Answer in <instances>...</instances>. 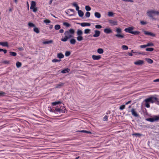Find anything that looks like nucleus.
<instances>
[{
  "instance_id": "58836bf2",
  "label": "nucleus",
  "mask_w": 159,
  "mask_h": 159,
  "mask_svg": "<svg viewBox=\"0 0 159 159\" xmlns=\"http://www.w3.org/2000/svg\"><path fill=\"white\" fill-rule=\"evenodd\" d=\"M122 48L123 50H127L128 49V47L126 45H122Z\"/></svg>"
},
{
  "instance_id": "6e6d98bb",
  "label": "nucleus",
  "mask_w": 159,
  "mask_h": 159,
  "mask_svg": "<svg viewBox=\"0 0 159 159\" xmlns=\"http://www.w3.org/2000/svg\"><path fill=\"white\" fill-rule=\"evenodd\" d=\"M146 47H147V44L144 45H140V47L142 48H144Z\"/></svg>"
},
{
  "instance_id": "37998d69",
  "label": "nucleus",
  "mask_w": 159,
  "mask_h": 159,
  "mask_svg": "<svg viewBox=\"0 0 159 159\" xmlns=\"http://www.w3.org/2000/svg\"><path fill=\"white\" fill-rule=\"evenodd\" d=\"M157 99V98L154 97L153 96H151L148 98L146 99Z\"/></svg>"
},
{
  "instance_id": "79ce46f5",
  "label": "nucleus",
  "mask_w": 159,
  "mask_h": 159,
  "mask_svg": "<svg viewBox=\"0 0 159 159\" xmlns=\"http://www.w3.org/2000/svg\"><path fill=\"white\" fill-rule=\"evenodd\" d=\"M157 119H155L153 118H148L147 119V120L151 122H154L155 120H157Z\"/></svg>"
},
{
  "instance_id": "f257e3e1",
  "label": "nucleus",
  "mask_w": 159,
  "mask_h": 159,
  "mask_svg": "<svg viewBox=\"0 0 159 159\" xmlns=\"http://www.w3.org/2000/svg\"><path fill=\"white\" fill-rule=\"evenodd\" d=\"M52 104L53 107L51 109L52 112H56L64 113L66 110L64 107V104L60 101L55 102L52 103Z\"/></svg>"
},
{
  "instance_id": "49530a36",
  "label": "nucleus",
  "mask_w": 159,
  "mask_h": 159,
  "mask_svg": "<svg viewBox=\"0 0 159 159\" xmlns=\"http://www.w3.org/2000/svg\"><path fill=\"white\" fill-rule=\"evenodd\" d=\"M114 13L112 12L109 11L108 12V16H113Z\"/></svg>"
},
{
  "instance_id": "473e14b6",
  "label": "nucleus",
  "mask_w": 159,
  "mask_h": 159,
  "mask_svg": "<svg viewBox=\"0 0 159 159\" xmlns=\"http://www.w3.org/2000/svg\"><path fill=\"white\" fill-rule=\"evenodd\" d=\"M154 50V48H147L146 49V51H147L152 52Z\"/></svg>"
},
{
  "instance_id": "a878e982",
  "label": "nucleus",
  "mask_w": 159,
  "mask_h": 159,
  "mask_svg": "<svg viewBox=\"0 0 159 159\" xmlns=\"http://www.w3.org/2000/svg\"><path fill=\"white\" fill-rule=\"evenodd\" d=\"M78 12L79 16L80 17H81L83 16L84 13L81 10H80V11H78Z\"/></svg>"
},
{
  "instance_id": "cd10ccee",
  "label": "nucleus",
  "mask_w": 159,
  "mask_h": 159,
  "mask_svg": "<svg viewBox=\"0 0 159 159\" xmlns=\"http://www.w3.org/2000/svg\"><path fill=\"white\" fill-rule=\"evenodd\" d=\"M16 65L17 67L19 68L21 66L22 64L20 62L17 61L16 63Z\"/></svg>"
},
{
  "instance_id": "bf43d9fd",
  "label": "nucleus",
  "mask_w": 159,
  "mask_h": 159,
  "mask_svg": "<svg viewBox=\"0 0 159 159\" xmlns=\"http://www.w3.org/2000/svg\"><path fill=\"white\" fill-rule=\"evenodd\" d=\"M154 82H159V79L155 80H153Z\"/></svg>"
},
{
  "instance_id": "c756f323",
  "label": "nucleus",
  "mask_w": 159,
  "mask_h": 159,
  "mask_svg": "<svg viewBox=\"0 0 159 159\" xmlns=\"http://www.w3.org/2000/svg\"><path fill=\"white\" fill-rule=\"evenodd\" d=\"M146 60L148 63L150 64H152L153 62V60L150 58H146Z\"/></svg>"
},
{
  "instance_id": "680f3d73",
  "label": "nucleus",
  "mask_w": 159,
  "mask_h": 159,
  "mask_svg": "<svg viewBox=\"0 0 159 159\" xmlns=\"http://www.w3.org/2000/svg\"><path fill=\"white\" fill-rule=\"evenodd\" d=\"M128 55L129 56H133V54L132 52H128Z\"/></svg>"
},
{
  "instance_id": "9b49d317",
  "label": "nucleus",
  "mask_w": 159,
  "mask_h": 159,
  "mask_svg": "<svg viewBox=\"0 0 159 159\" xmlns=\"http://www.w3.org/2000/svg\"><path fill=\"white\" fill-rule=\"evenodd\" d=\"M131 112L132 114L135 117H138L139 115L137 112L135 111V110L134 108H132L131 110Z\"/></svg>"
},
{
  "instance_id": "a211bd4d",
  "label": "nucleus",
  "mask_w": 159,
  "mask_h": 159,
  "mask_svg": "<svg viewBox=\"0 0 159 159\" xmlns=\"http://www.w3.org/2000/svg\"><path fill=\"white\" fill-rule=\"evenodd\" d=\"M77 132H80L82 133H86L87 134H91L92 133L89 131H88L85 130H78L77 131Z\"/></svg>"
},
{
  "instance_id": "5fc2aeb1",
  "label": "nucleus",
  "mask_w": 159,
  "mask_h": 159,
  "mask_svg": "<svg viewBox=\"0 0 159 159\" xmlns=\"http://www.w3.org/2000/svg\"><path fill=\"white\" fill-rule=\"evenodd\" d=\"M140 23L142 25H145L147 24V23L146 22L143 21H140Z\"/></svg>"
},
{
  "instance_id": "1a4fd4ad",
  "label": "nucleus",
  "mask_w": 159,
  "mask_h": 159,
  "mask_svg": "<svg viewBox=\"0 0 159 159\" xmlns=\"http://www.w3.org/2000/svg\"><path fill=\"white\" fill-rule=\"evenodd\" d=\"M144 63V61L143 60H139L135 62L134 64L136 65H140Z\"/></svg>"
},
{
  "instance_id": "7ed1b4c3",
  "label": "nucleus",
  "mask_w": 159,
  "mask_h": 159,
  "mask_svg": "<svg viewBox=\"0 0 159 159\" xmlns=\"http://www.w3.org/2000/svg\"><path fill=\"white\" fill-rule=\"evenodd\" d=\"M147 14L149 17L152 18V20H156L157 19L153 17V15H159V11L153 10H149L148 11Z\"/></svg>"
},
{
  "instance_id": "c85d7f7f",
  "label": "nucleus",
  "mask_w": 159,
  "mask_h": 159,
  "mask_svg": "<svg viewBox=\"0 0 159 159\" xmlns=\"http://www.w3.org/2000/svg\"><path fill=\"white\" fill-rule=\"evenodd\" d=\"M10 55L12 56H15L16 55L17 53L16 52L10 51L9 52Z\"/></svg>"
},
{
  "instance_id": "bb28decb",
  "label": "nucleus",
  "mask_w": 159,
  "mask_h": 159,
  "mask_svg": "<svg viewBox=\"0 0 159 159\" xmlns=\"http://www.w3.org/2000/svg\"><path fill=\"white\" fill-rule=\"evenodd\" d=\"M97 52L99 54H102L103 52V50L102 48H98L97 50Z\"/></svg>"
},
{
  "instance_id": "dca6fc26",
  "label": "nucleus",
  "mask_w": 159,
  "mask_h": 159,
  "mask_svg": "<svg viewBox=\"0 0 159 159\" xmlns=\"http://www.w3.org/2000/svg\"><path fill=\"white\" fill-rule=\"evenodd\" d=\"M0 45L4 47H8V45L7 42H0Z\"/></svg>"
},
{
  "instance_id": "f704fd0d",
  "label": "nucleus",
  "mask_w": 159,
  "mask_h": 159,
  "mask_svg": "<svg viewBox=\"0 0 159 159\" xmlns=\"http://www.w3.org/2000/svg\"><path fill=\"white\" fill-rule=\"evenodd\" d=\"M140 32L139 31H132V34H134V35H138L140 34Z\"/></svg>"
},
{
  "instance_id": "de8ad7c7",
  "label": "nucleus",
  "mask_w": 159,
  "mask_h": 159,
  "mask_svg": "<svg viewBox=\"0 0 159 159\" xmlns=\"http://www.w3.org/2000/svg\"><path fill=\"white\" fill-rule=\"evenodd\" d=\"M70 52L69 51H66L65 53V55L66 56H69L70 55Z\"/></svg>"
},
{
  "instance_id": "72a5a7b5",
  "label": "nucleus",
  "mask_w": 159,
  "mask_h": 159,
  "mask_svg": "<svg viewBox=\"0 0 159 159\" xmlns=\"http://www.w3.org/2000/svg\"><path fill=\"white\" fill-rule=\"evenodd\" d=\"M34 31L37 33H39V30L38 28L37 27H35L34 29Z\"/></svg>"
},
{
  "instance_id": "423d86ee",
  "label": "nucleus",
  "mask_w": 159,
  "mask_h": 159,
  "mask_svg": "<svg viewBox=\"0 0 159 159\" xmlns=\"http://www.w3.org/2000/svg\"><path fill=\"white\" fill-rule=\"evenodd\" d=\"M36 2L34 1H32L31 3L30 9L32 10L34 12H36L37 10V8L36 7Z\"/></svg>"
},
{
  "instance_id": "774afa93",
  "label": "nucleus",
  "mask_w": 159,
  "mask_h": 159,
  "mask_svg": "<svg viewBox=\"0 0 159 159\" xmlns=\"http://www.w3.org/2000/svg\"><path fill=\"white\" fill-rule=\"evenodd\" d=\"M134 134L136 136H139L140 135V134L139 133H135Z\"/></svg>"
},
{
  "instance_id": "f3484780",
  "label": "nucleus",
  "mask_w": 159,
  "mask_h": 159,
  "mask_svg": "<svg viewBox=\"0 0 159 159\" xmlns=\"http://www.w3.org/2000/svg\"><path fill=\"white\" fill-rule=\"evenodd\" d=\"M90 24L87 23H82L80 24V25L82 27H84L86 26H90Z\"/></svg>"
},
{
  "instance_id": "f03ea898",
  "label": "nucleus",
  "mask_w": 159,
  "mask_h": 159,
  "mask_svg": "<svg viewBox=\"0 0 159 159\" xmlns=\"http://www.w3.org/2000/svg\"><path fill=\"white\" fill-rule=\"evenodd\" d=\"M75 33V30L73 29H71L65 31L64 34L65 37H62L61 40L63 42H66L68 39L73 37V35Z\"/></svg>"
},
{
  "instance_id": "c03bdc74",
  "label": "nucleus",
  "mask_w": 159,
  "mask_h": 159,
  "mask_svg": "<svg viewBox=\"0 0 159 159\" xmlns=\"http://www.w3.org/2000/svg\"><path fill=\"white\" fill-rule=\"evenodd\" d=\"M125 108V105H122L120 106L119 109L120 110H123Z\"/></svg>"
},
{
  "instance_id": "69168bd1",
  "label": "nucleus",
  "mask_w": 159,
  "mask_h": 159,
  "mask_svg": "<svg viewBox=\"0 0 159 159\" xmlns=\"http://www.w3.org/2000/svg\"><path fill=\"white\" fill-rule=\"evenodd\" d=\"M7 50L6 49H3V52L4 54L6 53L7 52Z\"/></svg>"
},
{
  "instance_id": "2eb2a0df",
  "label": "nucleus",
  "mask_w": 159,
  "mask_h": 159,
  "mask_svg": "<svg viewBox=\"0 0 159 159\" xmlns=\"http://www.w3.org/2000/svg\"><path fill=\"white\" fill-rule=\"evenodd\" d=\"M64 84V83L60 82L59 84L56 85V88H60L63 86Z\"/></svg>"
},
{
  "instance_id": "393cba45",
  "label": "nucleus",
  "mask_w": 159,
  "mask_h": 159,
  "mask_svg": "<svg viewBox=\"0 0 159 159\" xmlns=\"http://www.w3.org/2000/svg\"><path fill=\"white\" fill-rule=\"evenodd\" d=\"M76 42V40L74 39H71L70 40V43L72 44H75Z\"/></svg>"
},
{
  "instance_id": "603ef678",
  "label": "nucleus",
  "mask_w": 159,
  "mask_h": 159,
  "mask_svg": "<svg viewBox=\"0 0 159 159\" xmlns=\"http://www.w3.org/2000/svg\"><path fill=\"white\" fill-rule=\"evenodd\" d=\"M153 102L159 105V101L158 100H153Z\"/></svg>"
},
{
  "instance_id": "6ab92c4d",
  "label": "nucleus",
  "mask_w": 159,
  "mask_h": 159,
  "mask_svg": "<svg viewBox=\"0 0 159 159\" xmlns=\"http://www.w3.org/2000/svg\"><path fill=\"white\" fill-rule=\"evenodd\" d=\"M109 22L110 24L113 25H117V22L112 20H111L109 21Z\"/></svg>"
},
{
  "instance_id": "13d9d810",
  "label": "nucleus",
  "mask_w": 159,
  "mask_h": 159,
  "mask_svg": "<svg viewBox=\"0 0 159 159\" xmlns=\"http://www.w3.org/2000/svg\"><path fill=\"white\" fill-rule=\"evenodd\" d=\"M3 63L5 64H9V61H3Z\"/></svg>"
},
{
  "instance_id": "0eeeda50",
  "label": "nucleus",
  "mask_w": 159,
  "mask_h": 159,
  "mask_svg": "<svg viewBox=\"0 0 159 159\" xmlns=\"http://www.w3.org/2000/svg\"><path fill=\"white\" fill-rule=\"evenodd\" d=\"M134 29V27L133 26L129 27L128 28H125L124 30V31L126 33H129L130 34H132V30Z\"/></svg>"
},
{
  "instance_id": "2f4dec72",
  "label": "nucleus",
  "mask_w": 159,
  "mask_h": 159,
  "mask_svg": "<svg viewBox=\"0 0 159 159\" xmlns=\"http://www.w3.org/2000/svg\"><path fill=\"white\" fill-rule=\"evenodd\" d=\"M54 28L56 30H57L60 29L61 27L59 25H57L55 26Z\"/></svg>"
},
{
  "instance_id": "052dcab7",
  "label": "nucleus",
  "mask_w": 159,
  "mask_h": 159,
  "mask_svg": "<svg viewBox=\"0 0 159 159\" xmlns=\"http://www.w3.org/2000/svg\"><path fill=\"white\" fill-rule=\"evenodd\" d=\"M64 30L63 29H60L59 30V32L60 33H62L64 32Z\"/></svg>"
},
{
  "instance_id": "864d4df0",
  "label": "nucleus",
  "mask_w": 159,
  "mask_h": 159,
  "mask_svg": "<svg viewBox=\"0 0 159 159\" xmlns=\"http://www.w3.org/2000/svg\"><path fill=\"white\" fill-rule=\"evenodd\" d=\"M102 26L100 25H95V28L97 29H100L102 28Z\"/></svg>"
},
{
  "instance_id": "ea45409f",
  "label": "nucleus",
  "mask_w": 159,
  "mask_h": 159,
  "mask_svg": "<svg viewBox=\"0 0 159 159\" xmlns=\"http://www.w3.org/2000/svg\"><path fill=\"white\" fill-rule=\"evenodd\" d=\"M85 9L87 11H90L91 10V7L88 6H86L85 7Z\"/></svg>"
},
{
  "instance_id": "f8f14e48",
  "label": "nucleus",
  "mask_w": 159,
  "mask_h": 159,
  "mask_svg": "<svg viewBox=\"0 0 159 159\" xmlns=\"http://www.w3.org/2000/svg\"><path fill=\"white\" fill-rule=\"evenodd\" d=\"M92 58L94 60H99L101 58V56L100 55L96 56L95 55H93L92 56Z\"/></svg>"
},
{
  "instance_id": "39448f33",
  "label": "nucleus",
  "mask_w": 159,
  "mask_h": 159,
  "mask_svg": "<svg viewBox=\"0 0 159 159\" xmlns=\"http://www.w3.org/2000/svg\"><path fill=\"white\" fill-rule=\"evenodd\" d=\"M83 32L80 30H78L77 31V39L79 41H80L83 39V38L82 36Z\"/></svg>"
},
{
  "instance_id": "b1692460",
  "label": "nucleus",
  "mask_w": 159,
  "mask_h": 159,
  "mask_svg": "<svg viewBox=\"0 0 159 159\" xmlns=\"http://www.w3.org/2000/svg\"><path fill=\"white\" fill-rule=\"evenodd\" d=\"M53 41L52 40H50L48 41H44L43 42V43L44 44H49L52 43Z\"/></svg>"
},
{
  "instance_id": "412c9836",
  "label": "nucleus",
  "mask_w": 159,
  "mask_h": 159,
  "mask_svg": "<svg viewBox=\"0 0 159 159\" xmlns=\"http://www.w3.org/2000/svg\"><path fill=\"white\" fill-rule=\"evenodd\" d=\"M72 5L73 6L75 7H76V10L77 11H78H78H80V10H79V7L77 4V3L75 2L73 3L72 4Z\"/></svg>"
},
{
  "instance_id": "4be33fe9",
  "label": "nucleus",
  "mask_w": 159,
  "mask_h": 159,
  "mask_svg": "<svg viewBox=\"0 0 159 159\" xmlns=\"http://www.w3.org/2000/svg\"><path fill=\"white\" fill-rule=\"evenodd\" d=\"M57 57L60 59L64 57V55L62 53H60L57 54Z\"/></svg>"
},
{
  "instance_id": "e2e57ef3",
  "label": "nucleus",
  "mask_w": 159,
  "mask_h": 159,
  "mask_svg": "<svg viewBox=\"0 0 159 159\" xmlns=\"http://www.w3.org/2000/svg\"><path fill=\"white\" fill-rule=\"evenodd\" d=\"M71 11L73 12H74V9H69L67 11Z\"/></svg>"
},
{
  "instance_id": "a18cd8bd",
  "label": "nucleus",
  "mask_w": 159,
  "mask_h": 159,
  "mask_svg": "<svg viewBox=\"0 0 159 159\" xmlns=\"http://www.w3.org/2000/svg\"><path fill=\"white\" fill-rule=\"evenodd\" d=\"M28 25L30 27H33L35 26V25L34 24H33L32 23H30V22L28 24Z\"/></svg>"
},
{
  "instance_id": "20e7f679",
  "label": "nucleus",
  "mask_w": 159,
  "mask_h": 159,
  "mask_svg": "<svg viewBox=\"0 0 159 159\" xmlns=\"http://www.w3.org/2000/svg\"><path fill=\"white\" fill-rule=\"evenodd\" d=\"M116 31L117 34H115V36L118 38H123L124 37L123 34H121V30L120 28H117Z\"/></svg>"
},
{
  "instance_id": "e433bc0d",
  "label": "nucleus",
  "mask_w": 159,
  "mask_h": 159,
  "mask_svg": "<svg viewBox=\"0 0 159 159\" xmlns=\"http://www.w3.org/2000/svg\"><path fill=\"white\" fill-rule=\"evenodd\" d=\"M90 31V30L89 29H86L84 30V33L85 34L89 33Z\"/></svg>"
},
{
  "instance_id": "4d7b16f0",
  "label": "nucleus",
  "mask_w": 159,
  "mask_h": 159,
  "mask_svg": "<svg viewBox=\"0 0 159 159\" xmlns=\"http://www.w3.org/2000/svg\"><path fill=\"white\" fill-rule=\"evenodd\" d=\"M125 2H133V1L132 0H122Z\"/></svg>"
},
{
  "instance_id": "3c124183",
  "label": "nucleus",
  "mask_w": 159,
  "mask_h": 159,
  "mask_svg": "<svg viewBox=\"0 0 159 159\" xmlns=\"http://www.w3.org/2000/svg\"><path fill=\"white\" fill-rule=\"evenodd\" d=\"M108 120V116H105L103 118V120L104 121H107Z\"/></svg>"
},
{
  "instance_id": "aec40b11",
  "label": "nucleus",
  "mask_w": 159,
  "mask_h": 159,
  "mask_svg": "<svg viewBox=\"0 0 159 159\" xmlns=\"http://www.w3.org/2000/svg\"><path fill=\"white\" fill-rule=\"evenodd\" d=\"M70 70L68 68L62 70L61 72L62 73L64 74L67 73H68L69 72V71Z\"/></svg>"
},
{
  "instance_id": "338daca9",
  "label": "nucleus",
  "mask_w": 159,
  "mask_h": 159,
  "mask_svg": "<svg viewBox=\"0 0 159 159\" xmlns=\"http://www.w3.org/2000/svg\"><path fill=\"white\" fill-rule=\"evenodd\" d=\"M53 27V25H50L49 28L50 29H51Z\"/></svg>"
},
{
  "instance_id": "6e6552de",
  "label": "nucleus",
  "mask_w": 159,
  "mask_h": 159,
  "mask_svg": "<svg viewBox=\"0 0 159 159\" xmlns=\"http://www.w3.org/2000/svg\"><path fill=\"white\" fill-rule=\"evenodd\" d=\"M145 101V105L146 107L147 108H149L150 106V105L149 102H151L152 103H153V100H144Z\"/></svg>"
},
{
  "instance_id": "4c0bfd02",
  "label": "nucleus",
  "mask_w": 159,
  "mask_h": 159,
  "mask_svg": "<svg viewBox=\"0 0 159 159\" xmlns=\"http://www.w3.org/2000/svg\"><path fill=\"white\" fill-rule=\"evenodd\" d=\"M6 93L2 91H0V96H4L6 95Z\"/></svg>"
},
{
  "instance_id": "9d476101",
  "label": "nucleus",
  "mask_w": 159,
  "mask_h": 159,
  "mask_svg": "<svg viewBox=\"0 0 159 159\" xmlns=\"http://www.w3.org/2000/svg\"><path fill=\"white\" fill-rule=\"evenodd\" d=\"M144 33L146 35H150L152 37H155L156 35L155 34H153L151 32H148L146 31H144Z\"/></svg>"
},
{
  "instance_id": "ddd939ff",
  "label": "nucleus",
  "mask_w": 159,
  "mask_h": 159,
  "mask_svg": "<svg viewBox=\"0 0 159 159\" xmlns=\"http://www.w3.org/2000/svg\"><path fill=\"white\" fill-rule=\"evenodd\" d=\"M104 32L107 34H110L112 32L111 29L110 28H106L104 30Z\"/></svg>"
},
{
  "instance_id": "a19ab883",
  "label": "nucleus",
  "mask_w": 159,
  "mask_h": 159,
  "mask_svg": "<svg viewBox=\"0 0 159 159\" xmlns=\"http://www.w3.org/2000/svg\"><path fill=\"white\" fill-rule=\"evenodd\" d=\"M154 45V44L152 43H148L147 44V47L152 46Z\"/></svg>"
},
{
  "instance_id": "5701e85b",
  "label": "nucleus",
  "mask_w": 159,
  "mask_h": 159,
  "mask_svg": "<svg viewBox=\"0 0 159 159\" xmlns=\"http://www.w3.org/2000/svg\"><path fill=\"white\" fill-rule=\"evenodd\" d=\"M94 16L95 17L97 18H100L101 17V14L98 12H95L94 13Z\"/></svg>"
},
{
  "instance_id": "7c9ffc66",
  "label": "nucleus",
  "mask_w": 159,
  "mask_h": 159,
  "mask_svg": "<svg viewBox=\"0 0 159 159\" xmlns=\"http://www.w3.org/2000/svg\"><path fill=\"white\" fill-rule=\"evenodd\" d=\"M61 61V59H53L52 60V62H60Z\"/></svg>"
},
{
  "instance_id": "c9c22d12",
  "label": "nucleus",
  "mask_w": 159,
  "mask_h": 159,
  "mask_svg": "<svg viewBox=\"0 0 159 159\" xmlns=\"http://www.w3.org/2000/svg\"><path fill=\"white\" fill-rule=\"evenodd\" d=\"M63 25L66 26V27H69L70 26V25L66 22H64L63 23Z\"/></svg>"
},
{
  "instance_id": "4468645a",
  "label": "nucleus",
  "mask_w": 159,
  "mask_h": 159,
  "mask_svg": "<svg viewBox=\"0 0 159 159\" xmlns=\"http://www.w3.org/2000/svg\"><path fill=\"white\" fill-rule=\"evenodd\" d=\"M100 34V31L98 30H95V34L93 35V36L94 37H98Z\"/></svg>"
},
{
  "instance_id": "09e8293b",
  "label": "nucleus",
  "mask_w": 159,
  "mask_h": 159,
  "mask_svg": "<svg viewBox=\"0 0 159 159\" xmlns=\"http://www.w3.org/2000/svg\"><path fill=\"white\" fill-rule=\"evenodd\" d=\"M90 13L89 12H87L85 14V16L87 17H89L90 16Z\"/></svg>"
},
{
  "instance_id": "8fccbe9b",
  "label": "nucleus",
  "mask_w": 159,
  "mask_h": 159,
  "mask_svg": "<svg viewBox=\"0 0 159 159\" xmlns=\"http://www.w3.org/2000/svg\"><path fill=\"white\" fill-rule=\"evenodd\" d=\"M44 22L46 24L50 23L51 22V21L48 19H46L44 20Z\"/></svg>"
},
{
  "instance_id": "0e129e2a",
  "label": "nucleus",
  "mask_w": 159,
  "mask_h": 159,
  "mask_svg": "<svg viewBox=\"0 0 159 159\" xmlns=\"http://www.w3.org/2000/svg\"><path fill=\"white\" fill-rule=\"evenodd\" d=\"M131 102V100L129 101L128 102H126L125 104V105H127L128 104L130 103Z\"/></svg>"
}]
</instances>
